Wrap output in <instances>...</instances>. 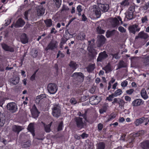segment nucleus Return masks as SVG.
<instances>
[{"mask_svg":"<svg viewBox=\"0 0 149 149\" xmlns=\"http://www.w3.org/2000/svg\"><path fill=\"white\" fill-rule=\"evenodd\" d=\"M89 11L93 15L95 14L97 17L99 18L101 15L100 6L94 5L89 8Z\"/></svg>","mask_w":149,"mask_h":149,"instance_id":"nucleus-1","label":"nucleus"},{"mask_svg":"<svg viewBox=\"0 0 149 149\" xmlns=\"http://www.w3.org/2000/svg\"><path fill=\"white\" fill-rule=\"evenodd\" d=\"M52 114L55 117H59L61 114V107L58 104H53L52 108Z\"/></svg>","mask_w":149,"mask_h":149,"instance_id":"nucleus-2","label":"nucleus"},{"mask_svg":"<svg viewBox=\"0 0 149 149\" xmlns=\"http://www.w3.org/2000/svg\"><path fill=\"white\" fill-rule=\"evenodd\" d=\"M135 11V7L133 6H130L127 11L125 13L126 17L129 20L132 19L133 17V13Z\"/></svg>","mask_w":149,"mask_h":149,"instance_id":"nucleus-3","label":"nucleus"},{"mask_svg":"<svg viewBox=\"0 0 149 149\" xmlns=\"http://www.w3.org/2000/svg\"><path fill=\"white\" fill-rule=\"evenodd\" d=\"M74 79L77 80L79 81H83L84 75L81 72H74L71 76Z\"/></svg>","mask_w":149,"mask_h":149,"instance_id":"nucleus-4","label":"nucleus"},{"mask_svg":"<svg viewBox=\"0 0 149 149\" xmlns=\"http://www.w3.org/2000/svg\"><path fill=\"white\" fill-rule=\"evenodd\" d=\"M7 109L12 113L15 112L17 109V105L15 103L13 102L8 103L7 106Z\"/></svg>","mask_w":149,"mask_h":149,"instance_id":"nucleus-5","label":"nucleus"},{"mask_svg":"<svg viewBox=\"0 0 149 149\" xmlns=\"http://www.w3.org/2000/svg\"><path fill=\"white\" fill-rule=\"evenodd\" d=\"M97 39L96 42L97 45L98 47H100L105 43L106 38L103 35H98L97 37Z\"/></svg>","mask_w":149,"mask_h":149,"instance_id":"nucleus-6","label":"nucleus"},{"mask_svg":"<svg viewBox=\"0 0 149 149\" xmlns=\"http://www.w3.org/2000/svg\"><path fill=\"white\" fill-rule=\"evenodd\" d=\"M74 120L77 128L81 129L84 127V123L81 118L79 117H76L75 118Z\"/></svg>","mask_w":149,"mask_h":149,"instance_id":"nucleus-7","label":"nucleus"},{"mask_svg":"<svg viewBox=\"0 0 149 149\" xmlns=\"http://www.w3.org/2000/svg\"><path fill=\"white\" fill-rule=\"evenodd\" d=\"M101 100L102 98L100 97L95 95L90 98L89 102L91 104L95 105L97 104Z\"/></svg>","mask_w":149,"mask_h":149,"instance_id":"nucleus-8","label":"nucleus"},{"mask_svg":"<svg viewBox=\"0 0 149 149\" xmlns=\"http://www.w3.org/2000/svg\"><path fill=\"white\" fill-rule=\"evenodd\" d=\"M47 89L49 93H55L57 90L56 85L54 84H49L47 86Z\"/></svg>","mask_w":149,"mask_h":149,"instance_id":"nucleus-9","label":"nucleus"},{"mask_svg":"<svg viewBox=\"0 0 149 149\" xmlns=\"http://www.w3.org/2000/svg\"><path fill=\"white\" fill-rule=\"evenodd\" d=\"M128 29L130 32L135 34L136 32H139L140 29V28L138 27V25L136 24H134L128 27Z\"/></svg>","mask_w":149,"mask_h":149,"instance_id":"nucleus-10","label":"nucleus"},{"mask_svg":"<svg viewBox=\"0 0 149 149\" xmlns=\"http://www.w3.org/2000/svg\"><path fill=\"white\" fill-rule=\"evenodd\" d=\"M108 56V55L106 53L105 51L101 52L99 54L98 56L97 59V61L101 62L103 60L105 59Z\"/></svg>","mask_w":149,"mask_h":149,"instance_id":"nucleus-11","label":"nucleus"},{"mask_svg":"<svg viewBox=\"0 0 149 149\" xmlns=\"http://www.w3.org/2000/svg\"><path fill=\"white\" fill-rule=\"evenodd\" d=\"M57 47V44L56 42L51 41L48 44L47 47L45 49V50L47 51L48 50H53Z\"/></svg>","mask_w":149,"mask_h":149,"instance_id":"nucleus-12","label":"nucleus"},{"mask_svg":"<svg viewBox=\"0 0 149 149\" xmlns=\"http://www.w3.org/2000/svg\"><path fill=\"white\" fill-rule=\"evenodd\" d=\"M148 35L146 33H145L144 31H142L140 32L137 36L135 37V39H137L139 38L146 39L149 37Z\"/></svg>","mask_w":149,"mask_h":149,"instance_id":"nucleus-13","label":"nucleus"},{"mask_svg":"<svg viewBox=\"0 0 149 149\" xmlns=\"http://www.w3.org/2000/svg\"><path fill=\"white\" fill-rule=\"evenodd\" d=\"M31 111L33 118H36L38 117L39 113L35 105L33 106L31 110Z\"/></svg>","mask_w":149,"mask_h":149,"instance_id":"nucleus-14","label":"nucleus"},{"mask_svg":"<svg viewBox=\"0 0 149 149\" xmlns=\"http://www.w3.org/2000/svg\"><path fill=\"white\" fill-rule=\"evenodd\" d=\"M148 119V118H145L144 117H141L138 119H136L134 121V123L136 126H138L141 124L144 121H146Z\"/></svg>","mask_w":149,"mask_h":149,"instance_id":"nucleus-15","label":"nucleus"},{"mask_svg":"<svg viewBox=\"0 0 149 149\" xmlns=\"http://www.w3.org/2000/svg\"><path fill=\"white\" fill-rule=\"evenodd\" d=\"M2 48L5 51L13 52L14 51V49L11 47L8 46L4 43L1 44Z\"/></svg>","mask_w":149,"mask_h":149,"instance_id":"nucleus-16","label":"nucleus"},{"mask_svg":"<svg viewBox=\"0 0 149 149\" xmlns=\"http://www.w3.org/2000/svg\"><path fill=\"white\" fill-rule=\"evenodd\" d=\"M68 66L73 72L78 67V65L75 61H71L68 64Z\"/></svg>","mask_w":149,"mask_h":149,"instance_id":"nucleus-17","label":"nucleus"},{"mask_svg":"<svg viewBox=\"0 0 149 149\" xmlns=\"http://www.w3.org/2000/svg\"><path fill=\"white\" fill-rule=\"evenodd\" d=\"M144 102L141 99H136L132 103V105L134 107H137L142 105Z\"/></svg>","mask_w":149,"mask_h":149,"instance_id":"nucleus-18","label":"nucleus"},{"mask_svg":"<svg viewBox=\"0 0 149 149\" xmlns=\"http://www.w3.org/2000/svg\"><path fill=\"white\" fill-rule=\"evenodd\" d=\"M25 24V22L22 19L19 18L15 24L14 25V26L16 28L22 27Z\"/></svg>","mask_w":149,"mask_h":149,"instance_id":"nucleus-19","label":"nucleus"},{"mask_svg":"<svg viewBox=\"0 0 149 149\" xmlns=\"http://www.w3.org/2000/svg\"><path fill=\"white\" fill-rule=\"evenodd\" d=\"M113 104H114L115 103H118L119 104V106L121 107H123L125 103L124 101L119 98H114L113 101L112 102Z\"/></svg>","mask_w":149,"mask_h":149,"instance_id":"nucleus-20","label":"nucleus"},{"mask_svg":"<svg viewBox=\"0 0 149 149\" xmlns=\"http://www.w3.org/2000/svg\"><path fill=\"white\" fill-rule=\"evenodd\" d=\"M20 40L22 43L25 44L28 42L29 39L26 34L24 33L20 36Z\"/></svg>","mask_w":149,"mask_h":149,"instance_id":"nucleus-21","label":"nucleus"},{"mask_svg":"<svg viewBox=\"0 0 149 149\" xmlns=\"http://www.w3.org/2000/svg\"><path fill=\"white\" fill-rule=\"evenodd\" d=\"M109 106L107 103H105L103 105L102 108L99 109V111L100 114H103L105 113L107 109Z\"/></svg>","mask_w":149,"mask_h":149,"instance_id":"nucleus-22","label":"nucleus"},{"mask_svg":"<svg viewBox=\"0 0 149 149\" xmlns=\"http://www.w3.org/2000/svg\"><path fill=\"white\" fill-rule=\"evenodd\" d=\"M140 146L143 149H149V141H146L141 143Z\"/></svg>","mask_w":149,"mask_h":149,"instance_id":"nucleus-23","label":"nucleus"},{"mask_svg":"<svg viewBox=\"0 0 149 149\" xmlns=\"http://www.w3.org/2000/svg\"><path fill=\"white\" fill-rule=\"evenodd\" d=\"M37 11L38 15L39 16H41L44 14L45 9L42 6H40L37 8Z\"/></svg>","mask_w":149,"mask_h":149,"instance_id":"nucleus-24","label":"nucleus"},{"mask_svg":"<svg viewBox=\"0 0 149 149\" xmlns=\"http://www.w3.org/2000/svg\"><path fill=\"white\" fill-rule=\"evenodd\" d=\"M10 83L13 85H16L19 82V78L17 77H14L13 78L10 79Z\"/></svg>","mask_w":149,"mask_h":149,"instance_id":"nucleus-25","label":"nucleus"},{"mask_svg":"<svg viewBox=\"0 0 149 149\" xmlns=\"http://www.w3.org/2000/svg\"><path fill=\"white\" fill-rule=\"evenodd\" d=\"M100 9L103 12H107L109 8V5L108 4H101L99 5Z\"/></svg>","mask_w":149,"mask_h":149,"instance_id":"nucleus-26","label":"nucleus"},{"mask_svg":"<svg viewBox=\"0 0 149 149\" xmlns=\"http://www.w3.org/2000/svg\"><path fill=\"white\" fill-rule=\"evenodd\" d=\"M22 127L20 126H17L14 125L13 126L12 129L13 131L15 132H17L18 134L19 132L22 130Z\"/></svg>","mask_w":149,"mask_h":149,"instance_id":"nucleus-27","label":"nucleus"},{"mask_svg":"<svg viewBox=\"0 0 149 149\" xmlns=\"http://www.w3.org/2000/svg\"><path fill=\"white\" fill-rule=\"evenodd\" d=\"M45 128V130L46 132H49L51 131L50 127L52 122H51L49 124L46 125L44 123L41 122Z\"/></svg>","mask_w":149,"mask_h":149,"instance_id":"nucleus-28","label":"nucleus"},{"mask_svg":"<svg viewBox=\"0 0 149 149\" xmlns=\"http://www.w3.org/2000/svg\"><path fill=\"white\" fill-rule=\"evenodd\" d=\"M87 49L88 51L92 54L93 56H95L97 54L96 50L93 49V47L88 46Z\"/></svg>","mask_w":149,"mask_h":149,"instance_id":"nucleus-29","label":"nucleus"},{"mask_svg":"<svg viewBox=\"0 0 149 149\" xmlns=\"http://www.w3.org/2000/svg\"><path fill=\"white\" fill-rule=\"evenodd\" d=\"M28 129L29 130V131L31 132L33 136H35V134L34 133V126L33 124L31 123L29 124L28 126Z\"/></svg>","mask_w":149,"mask_h":149,"instance_id":"nucleus-30","label":"nucleus"},{"mask_svg":"<svg viewBox=\"0 0 149 149\" xmlns=\"http://www.w3.org/2000/svg\"><path fill=\"white\" fill-rule=\"evenodd\" d=\"M111 24L113 27H116L119 24V21L116 18L113 19L111 21Z\"/></svg>","mask_w":149,"mask_h":149,"instance_id":"nucleus-31","label":"nucleus"},{"mask_svg":"<svg viewBox=\"0 0 149 149\" xmlns=\"http://www.w3.org/2000/svg\"><path fill=\"white\" fill-rule=\"evenodd\" d=\"M44 22L47 27H50L52 25V21L51 19H46L44 20Z\"/></svg>","mask_w":149,"mask_h":149,"instance_id":"nucleus-32","label":"nucleus"},{"mask_svg":"<svg viewBox=\"0 0 149 149\" xmlns=\"http://www.w3.org/2000/svg\"><path fill=\"white\" fill-rule=\"evenodd\" d=\"M103 69L105 70L106 73H108L111 71V65L109 63H108L107 65L103 68Z\"/></svg>","mask_w":149,"mask_h":149,"instance_id":"nucleus-33","label":"nucleus"},{"mask_svg":"<svg viewBox=\"0 0 149 149\" xmlns=\"http://www.w3.org/2000/svg\"><path fill=\"white\" fill-rule=\"evenodd\" d=\"M115 30H113L112 31H108L106 32V36L107 38H109L114 35Z\"/></svg>","mask_w":149,"mask_h":149,"instance_id":"nucleus-34","label":"nucleus"},{"mask_svg":"<svg viewBox=\"0 0 149 149\" xmlns=\"http://www.w3.org/2000/svg\"><path fill=\"white\" fill-rule=\"evenodd\" d=\"M143 62L146 66L149 64V55L143 58Z\"/></svg>","mask_w":149,"mask_h":149,"instance_id":"nucleus-35","label":"nucleus"},{"mask_svg":"<svg viewBox=\"0 0 149 149\" xmlns=\"http://www.w3.org/2000/svg\"><path fill=\"white\" fill-rule=\"evenodd\" d=\"M95 68V64H92L89 65L87 68V70L88 72H90L93 71Z\"/></svg>","mask_w":149,"mask_h":149,"instance_id":"nucleus-36","label":"nucleus"},{"mask_svg":"<svg viewBox=\"0 0 149 149\" xmlns=\"http://www.w3.org/2000/svg\"><path fill=\"white\" fill-rule=\"evenodd\" d=\"M105 144L102 142H100L97 144L96 149H104Z\"/></svg>","mask_w":149,"mask_h":149,"instance_id":"nucleus-37","label":"nucleus"},{"mask_svg":"<svg viewBox=\"0 0 149 149\" xmlns=\"http://www.w3.org/2000/svg\"><path fill=\"white\" fill-rule=\"evenodd\" d=\"M126 63L123 61H120L118 64V68L117 69L126 67Z\"/></svg>","mask_w":149,"mask_h":149,"instance_id":"nucleus-38","label":"nucleus"},{"mask_svg":"<svg viewBox=\"0 0 149 149\" xmlns=\"http://www.w3.org/2000/svg\"><path fill=\"white\" fill-rule=\"evenodd\" d=\"M130 4L129 0H124L120 3L121 7L128 6Z\"/></svg>","mask_w":149,"mask_h":149,"instance_id":"nucleus-39","label":"nucleus"},{"mask_svg":"<svg viewBox=\"0 0 149 149\" xmlns=\"http://www.w3.org/2000/svg\"><path fill=\"white\" fill-rule=\"evenodd\" d=\"M96 31L97 33L99 34H103L105 32V31L100 26H98L97 27Z\"/></svg>","mask_w":149,"mask_h":149,"instance_id":"nucleus-40","label":"nucleus"},{"mask_svg":"<svg viewBox=\"0 0 149 149\" xmlns=\"http://www.w3.org/2000/svg\"><path fill=\"white\" fill-rule=\"evenodd\" d=\"M89 98V97L88 95H84L82 94L81 95V99L80 100L82 102H84L87 100Z\"/></svg>","mask_w":149,"mask_h":149,"instance_id":"nucleus-41","label":"nucleus"},{"mask_svg":"<svg viewBox=\"0 0 149 149\" xmlns=\"http://www.w3.org/2000/svg\"><path fill=\"white\" fill-rule=\"evenodd\" d=\"M5 122V116H3V117H1L0 116V126H3Z\"/></svg>","mask_w":149,"mask_h":149,"instance_id":"nucleus-42","label":"nucleus"},{"mask_svg":"<svg viewBox=\"0 0 149 149\" xmlns=\"http://www.w3.org/2000/svg\"><path fill=\"white\" fill-rule=\"evenodd\" d=\"M117 94H112L110 95L108 97H107L106 99L108 100L109 101H111L112 100V99L113 98L114 96H116L118 95Z\"/></svg>","mask_w":149,"mask_h":149,"instance_id":"nucleus-43","label":"nucleus"},{"mask_svg":"<svg viewBox=\"0 0 149 149\" xmlns=\"http://www.w3.org/2000/svg\"><path fill=\"white\" fill-rule=\"evenodd\" d=\"M115 117L116 115L115 114H111L109 116L108 119L106 122H107L110 121H111Z\"/></svg>","mask_w":149,"mask_h":149,"instance_id":"nucleus-44","label":"nucleus"},{"mask_svg":"<svg viewBox=\"0 0 149 149\" xmlns=\"http://www.w3.org/2000/svg\"><path fill=\"white\" fill-rule=\"evenodd\" d=\"M55 2V4L56 5L57 7L59 8L61 3V0H53Z\"/></svg>","mask_w":149,"mask_h":149,"instance_id":"nucleus-45","label":"nucleus"},{"mask_svg":"<svg viewBox=\"0 0 149 149\" xmlns=\"http://www.w3.org/2000/svg\"><path fill=\"white\" fill-rule=\"evenodd\" d=\"M141 22L143 24L147 23L148 21L147 17L146 16H145L143 17L141 19Z\"/></svg>","mask_w":149,"mask_h":149,"instance_id":"nucleus-46","label":"nucleus"},{"mask_svg":"<svg viewBox=\"0 0 149 149\" xmlns=\"http://www.w3.org/2000/svg\"><path fill=\"white\" fill-rule=\"evenodd\" d=\"M46 95L45 94H41L40 95L36 97V100L40 99L41 100L44 98H45Z\"/></svg>","mask_w":149,"mask_h":149,"instance_id":"nucleus-47","label":"nucleus"},{"mask_svg":"<svg viewBox=\"0 0 149 149\" xmlns=\"http://www.w3.org/2000/svg\"><path fill=\"white\" fill-rule=\"evenodd\" d=\"M31 145V143L29 141H26L24 143L22 147L24 148H27L29 147Z\"/></svg>","mask_w":149,"mask_h":149,"instance_id":"nucleus-48","label":"nucleus"},{"mask_svg":"<svg viewBox=\"0 0 149 149\" xmlns=\"http://www.w3.org/2000/svg\"><path fill=\"white\" fill-rule=\"evenodd\" d=\"M149 8V1L146 3L145 5L143 6L144 10H146Z\"/></svg>","mask_w":149,"mask_h":149,"instance_id":"nucleus-49","label":"nucleus"},{"mask_svg":"<svg viewBox=\"0 0 149 149\" xmlns=\"http://www.w3.org/2000/svg\"><path fill=\"white\" fill-rule=\"evenodd\" d=\"M63 126V122L61 121L59 123L58 127V131H60L62 130V127Z\"/></svg>","mask_w":149,"mask_h":149,"instance_id":"nucleus-50","label":"nucleus"},{"mask_svg":"<svg viewBox=\"0 0 149 149\" xmlns=\"http://www.w3.org/2000/svg\"><path fill=\"white\" fill-rule=\"evenodd\" d=\"M118 29L120 32L122 33H125L126 31V30L122 26L119 27L118 28Z\"/></svg>","mask_w":149,"mask_h":149,"instance_id":"nucleus-51","label":"nucleus"},{"mask_svg":"<svg viewBox=\"0 0 149 149\" xmlns=\"http://www.w3.org/2000/svg\"><path fill=\"white\" fill-rule=\"evenodd\" d=\"M38 71V70L36 71L35 72L33 73V74L31 76L30 79L31 81H33L35 79L36 75V72Z\"/></svg>","mask_w":149,"mask_h":149,"instance_id":"nucleus-52","label":"nucleus"},{"mask_svg":"<svg viewBox=\"0 0 149 149\" xmlns=\"http://www.w3.org/2000/svg\"><path fill=\"white\" fill-rule=\"evenodd\" d=\"M127 85V81L126 80L123 81L122 82L121 85L122 87H125Z\"/></svg>","mask_w":149,"mask_h":149,"instance_id":"nucleus-53","label":"nucleus"},{"mask_svg":"<svg viewBox=\"0 0 149 149\" xmlns=\"http://www.w3.org/2000/svg\"><path fill=\"white\" fill-rule=\"evenodd\" d=\"M29 10L25 11L24 14V18L26 20H28V13H29Z\"/></svg>","mask_w":149,"mask_h":149,"instance_id":"nucleus-54","label":"nucleus"},{"mask_svg":"<svg viewBox=\"0 0 149 149\" xmlns=\"http://www.w3.org/2000/svg\"><path fill=\"white\" fill-rule=\"evenodd\" d=\"M111 55L112 56V59L113 58H115L116 59H118L120 58L118 54H111Z\"/></svg>","mask_w":149,"mask_h":149,"instance_id":"nucleus-55","label":"nucleus"},{"mask_svg":"<svg viewBox=\"0 0 149 149\" xmlns=\"http://www.w3.org/2000/svg\"><path fill=\"white\" fill-rule=\"evenodd\" d=\"M77 10L78 12H81L83 10L82 9V6L81 5L78 6L77 8Z\"/></svg>","mask_w":149,"mask_h":149,"instance_id":"nucleus-56","label":"nucleus"},{"mask_svg":"<svg viewBox=\"0 0 149 149\" xmlns=\"http://www.w3.org/2000/svg\"><path fill=\"white\" fill-rule=\"evenodd\" d=\"M142 97L144 99H146L148 97L147 94H141Z\"/></svg>","mask_w":149,"mask_h":149,"instance_id":"nucleus-57","label":"nucleus"},{"mask_svg":"<svg viewBox=\"0 0 149 149\" xmlns=\"http://www.w3.org/2000/svg\"><path fill=\"white\" fill-rule=\"evenodd\" d=\"M97 128L99 131H101L102 130L103 128V125L101 123H99L98 125Z\"/></svg>","mask_w":149,"mask_h":149,"instance_id":"nucleus-58","label":"nucleus"},{"mask_svg":"<svg viewBox=\"0 0 149 149\" xmlns=\"http://www.w3.org/2000/svg\"><path fill=\"white\" fill-rule=\"evenodd\" d=\"M81 138L84 139L85 138H87L88 136V135L85 133H83L81 135Z\"/></svg>","mask_w":149,"mask_h":149,"instance_id":"nucleus-59","label":"nucleus"},{"mask_svg":"<svg viewBox=\"0 0 149 149\" xmlns=\"http://www.w3.org/2000/svg\"><path fill=\"white\" fill-rule=\"evenodd\" d=\"M57 31L55 30L54 28L53 27L52 28L50 32V33L52 34L54 33V34H56L57 33Z\"/></svg>","mask_w":149,"mask_h":149,"instance_id":"nucleus-60","label":"nucleus"},{"mask_svg":"<svg viewBox=\"0 0 149 149\" xmlns=\"http://www.w3.org/2000/svg\"><path fill=\"white\" fill-rule=\"evenodd\" d=\"M70 102L73 104H75L77 102L74 98H72L70 100Z\"/></svg>","mask_w":149,"mask_h":149,"instance_id":"nucleus-61","label":"nucleus"},{"mask_svg":"<svg viewBox=\"0 0 149 149\" xmlns=\"http://www.w3.org/2000/svg\"><path fill=\"white\" fill-rule=\"evenodd\" d=\"M86 36L84 33H82L81 35V36L80 37V40H84Z\"/></svg>","mask_w":149,"mask_h":149,"instance_id":"nucleus-62","label":"nucleus"},{"mask_svg":"<svg viewBox=\"0 0 149 149\" xmlns=\"http://www.w3.org/2000/svg\"><path fill=\"white\" fill-rule=\"evenodd\" d=\"M78 114L79 116L85 118L86 117V114L85 113L84 114H82L81 112H80Z\"/></svg>","mask_w":149,"mask_h":149,"instance_id":"nucleus-63","label":"nucleus"},{"mask_svg":"<svg viewBox=\"0 0 149 149\" xmlns=\"http://www.w3.org/2000/svg\"><path fill=\"white\" fill-rule=\"evenodd\" d=\"M67 40H66L64 39H62L61 42V45H63L66 43Z\"/></svg>","mask_w":149,"mask_h":149,"instance_id":"nucleus-64","label":"nucleus"}]
</instances>
